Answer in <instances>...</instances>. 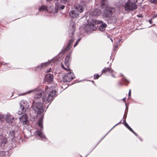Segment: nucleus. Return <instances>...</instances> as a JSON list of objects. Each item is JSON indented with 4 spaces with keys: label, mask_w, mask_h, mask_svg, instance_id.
Wrapping results in <instances>:
<instances>
[{
    "label": "nucleus",
    "mask_w": 157,
    "mask_h": 157,
    "mask_svg": "<svg viewBox=\"0 0 157 157\" xmlns=\"http://www.w3.org/2000/svg\"><path fill=\"white\" fill-rule=\"evenodd\" d=\"M87 21V24L83 28L84 29L87 33L91 32L94 30H95L97 28L95 25L101 24L102 22L101 21H99L94 19H89Z\"/></svg>",
    "instance_id": "f257e3e1"
},
{
    "label": "nucleus",
    "mask_w": 157,
    "mask_h": 157,
    "mask_svg": "<svg viewBox=\"0 0 157 157\" xmlns=\"http://www.w3.org/2000/svg\"><path fill=\"white\" fill-rule=\"evenodd\" d=\"M46 91L49 92L48 94L47 97L44 95L42 100L44 102L48 103L54 99L56 96V91L55 90H51L48 87H46Z\"/></svg>",
    "instance_id": "f03ea898"
},
{
    "label": "nucleus",
    "mask_w": 157,
    "mask_h": 157,
    "mask_svg": "<svg viewBox=\"0 0 157 157\" xmlns=\"http://www.w3.org/2000/svg\"><path fill=\"white\" fill-rule=\"evenodd\" d=\"M43 116H41V117L39 118L38 120V124L40 128V130H36L34 132V134L36 137L38 136L41 139H46L47 138L42 131L43 128Z\"/></svg>",
    "instance_id": "7ed1b4c3"
},
{
    "label": "nucleus",
    "mask_w": 157,
    "mask_h": 157,
    "mask_svg": "<svg viewBox=\"0 0 157 157\" xmlns=\"http://www.w3.org/2000/svg\"><path fill=\"white\" fill-rule=\"evenodd\" d=\"M33 109L38 114L42 113L44 110V108L43 104L40 102H36L33 106Z\"/></svg>",
    "instance_id": "20e7f679"
},
{
    "label": "nucleus",
    "mask_w": 157,
    "mask_h": 157,
    "mask_svg": "<svg viewBox=\"0 0 157 157\" xmlns=\"http://www.w3.org/2000/svg\"><path fill=\"white\" fill-rule=\"evenodd\" d=\"M137 0H130L126 3L124 6L125 10H133L137 9V6L136 4Z\"/></svg>",
    "instance_id": "39448f33"
},
{
    "label": "nucleus",
    "mask_w": 157,
    "mask_h": 157,
    "mask_svg": "<svg viewBox=\"0 0 157 157\" xmlns=\"http://www.w3.org/2000/svg\"><path fill=\"white\" fill-rule=\"evenodd\" d=\"M72 28L73 30L71 32V35H69V39L67 43L66 47L64 50V52L68 51L71 48V44H72L74 40V38L73 37V36L75 29L74 27H72Z\"/></svg>",
    "instance_id": "423d86ee"
},
{
    "label": "nucleus",
    "mask_w": 157,
    "mask_h": 157,
    "mask_svg": "<svg viewBox=\"0 0 157 157\" xmlns=\"http://www.w3.org/2000/svg\"><path fill=\"white\" fill-rule=\"evenodd\" d=\"M29 105V103L26 101L22 100L20 103V109L21 111H19L18 112L19 115L21 114L24 113L26 111L27 109H28Z\"/></svg>",
    "instance_id": "0eeeda50"
},
{
    "label": "nucleus",
    "mask_w": 157,
    "mask_h": 157,
    "mask_svg": "<svg viewBox=\"0 0 157 157\" xmlns=\"http://www.w3.org/2000/svg\"><path fill=\"white\" fill-rule=\"evenodd\" d=\"M75 77L74 73L70 71L63 76V80L64 82H69L75 79Z\"/></svg>",
    "instance_id": "6e6552de"
},
{
    "label": "nucleus",
    "mask_w": 157,
    "mask_h": 157,
    "mask_svg": "<svg viewBox=\"0 0 157 157\" xmlns=\"http://www.w3.org/2000/svg\"><path fill=\"white\" fill-rule=\"evenodd\" d=\"M35 93L34 98L36 99H38L40 98L42 95L43 91L41 90H37V89H33L29 90L27 92V93Z\"/></svg>",
    "instance_id": "1a4fd4ad"
},
{
    "label": "nucleus",
    "mask_w": 157,
    "mask_h": 157,
    "mask_svg": "<svg viewBox=\"0 0 157 157\" xmlns=\"http://www.w3.org/2000/svg\"><path fill=\"white\" fill-rule=\"evenodd\" d=\"M103 17L104 18L109 19L112 15V10H103Z\"/></svg>",
    "instance_id": "9d476101"
},
{
    "label": "nucleus",
    "mask_w": 157,
    "mask_h": 157,
    "mask_svg": "<svg viewBox=\"0 0 157 157\" xmlns=\"http://www.w3.org/2000/svg\"><path fill=\"white\" fill-rule=\"evenodd\" d=\"M101 3L102 9L106 10L110 9V7H109V5L108 4L107 0H102Z\"/></svg>",
    "instance_id": "9b49d317"
},
{
    "label": "nucleus",
    "mask_w": 157,
    "mask_h": 157,
    "mask_svg": "<svg viewBox=\"0 0 157 157\" xmlns=\"http://www.w3.org/2000/svg\"><path fill=\"white\" fill-rule=\"evenodd\" d=\"M111 63H110V65L108 67H105L102 70V73H106V72H109L110 73H112L114 72L115 74L116 72H115L113 70H112L111 68Z\"/></svg>",
    "instance_id": "f8f14e48"
},
{
    "label": "nucleus",
    "mask_w": 157,
    "mask_h": 157,
    "mask_svg": "<svg viewBox=\"0 0 157 157\" xmlns=\"http://www.w3.org/2000/svg\"><path fill=\"white\" fill-rule=\"evenodd\" d=\"M6 121L9 123H12L14 121V118L11 116L10 113H7L5 116Z\"/></svg>",
    "instance_id": "ddd939ff"
},
{
    "label": "nucleus",
    "mask_w": 157,
    "mask_h": 157,
    "mask_svg": "<svg viewBox=\"0 0 157 157\" xmlns=\"http://www.w3.org/2000/svg\"><path fill=\"white\" fill-rule=\"evenodd\" d=\"M78 11H79V13H81L83 12V10H71L69 13V14L72 17H76L78 15Z\"/></svg>",
    "instance_id": "4468645a"
},
{
    "label": "nucleus",
    "mask_w": 157,
    "mask_h": 157,
    "mask_svg": "<svg viewBox=\"0 0 157 157\" xmlns=\"http://www.w3.org/2000/svg\"><path fill=\"white\" fill-rule=\"evenodd\" d=\"M44 79L45 82H52L53 80V75L50 74H47L44 77Z\"/></svg>",
    "instance_id": "2eb2a0df"
},
{
    "label": "nucleus",
    "mask_w": 157,
    "mask_h": 157,
    "mask_svg": "<svg viewBox=\"0 0 157 157\" xmlns=\"http://www.w3.org/2000/svg\"><path fill=\"white\" fill-rule=\"evenodd\" d=\"M27 116L26 114L22 115L21 117L19 118L20 122L23 123V124H26L27 122Z\"/></svg>",
    "instance_id": "dca6fc26"
},
{
    "label": "nucleus",
    "mask_w": 157,
    "mask_h": 157,
    "mask_svg": "<svg viewBox=\"0 0 157 157\" xmlns=\"http://www.w3.org/2000/svg\"><path fill=\"white\" fill-rule=\"evenodd\" d=\"M7 142V139L3 136L0 135V147L5 145Z\"/></svg>",
    "instance_id": "f3484780"
},
{
    "label": "nucleus",
    "mask_w": 157,
    "mask_h": 157,
    "mask_svg": "<svg viewBox=\"0 0 157 157\" xmlns=\"http://www.w3.org/2000/svg\"><path fill=\"white\" fill-rule=\"evenodd\" d=\"M65 64L66 66V67H65L64 65L62 64L61 67L63 68L64 69L67 71H72V70H71L69 67V62H67L65 61Z\"/></svg>",
    "instance_id": "a211bd4d"
},
{
    "label": "nucleus",
    "mask_w": 157,
    "mask_h": 157,
    "mask_svg": "<svg viewBox=\"0 0 157 157\" xmlns=\"http://www.w3.org/2000/svg\"><path fill=\"white\" fill-rule=\"evenodd\" d=\"M100 10H91L90 12V14L94 16H99Z\"/></svg>",
    "instance_id": "6ab92c4d"
},
{
    "label": "nucleus",
    "mask_w": 157,
    "mask_h": 157,
    "mask_svg": "<svg viewBox=\"0 0 157 157\" xmlns=\"http://www.w3.org/2000/svg\"><path fill=\"white\" fill-rule=\"evenodd\" d=\"M86 8V5L82 2L80 3V4L78 5V6L76 8L77 10H84Z\"/></svg>",
    "instance_id": "aec40b11"
},
{
    "label": "nucleus",
    "mask_w": 157,
    "mask_h": 157,
    "mask_svg": "<svg viewBox=\"0 0 157 157\" xmlns=\"http://www.w3.org/2000/svg\"><path fill=\"white\" fill-rule=\"evenodd\" d=\"M16 131L15 130H13L11 131H10L9 132V136L12 137L13 138L15 137V135Z\"/></svg>",
    "instance_id": "412c9836"
},
{
    "label": "nucleus",
    "mask_w": 157,
    "mask_h": 157,
    "mask_svg": "<svg viewBox=\"0 0 157 157\" xmlns=\"http://www.w3.org/2000/svg\"><path fill=\"white\" fill-rule=\"evenodd\" d=\"M49 64V63L46 62L44 63H42L40 65V67L41 68H44L46 66L48 65Z\"/></svg>",
    "instance_id": "4be33fe9"
},
{
    "label": "nucleus",
    "mask_w": 157,
    "mask_h": 157,
    "mask_svg": "<svg viewBox=\"0 0 157 157\" xmlns=\"http://www.w3.org/2000/svg\"><path fill=\"white\" fill-rule=\"evenodd\" d=\"M71 59V54L69 53L66 57L65 61L69 62V59Z\"/></svg>",
    "instance_id": "5701e85b"
},
{
    "label": "nucleus",
    "mask_w": 157,
    "mask_h": 157,
    "mask_svg": "<svg viewBox=\"0 0 157 157\" xmlns=\"http://www.w3.org/2000/svg\"><path fill=\"white\" fill-rule=\"evenodd\" d=\"M125 123H124V126L126 127L130 131L132 130L133 131V129L129 126L128 124L126 122V121H124Z\"/></svg>",
    "instance_id": "b1692460"
},
{
    "label": "nucleus",
    "mask_w": 157,
    "mask_h": 157,
    "mask_svg": "<svg viewBox=\"0 0 157 157\" xmlns=\"http://www.w3.org/2000/svg\"><path fill=\"white\" fill-rule=\"evenodd\" d=\"M39 10H48V7L46 6H42Z\"/></svg>",
    "instance_id": "393cba45"
},
{
    "label": "nucleus",
    "mask_w": 157,
    "mask_h": 157,
    "mask_svg": "<svg viewBox=\"0 0 157 157\" xmlns=\"http://www.w3.org/2000/svg\"><path fill=\"white\" fill-rule=\"evenodd\" d=\"M42 69V68H41L40 65H38L35 68V70L37 71H40L41 69Z\"/></svg>",
    "instance_id": "a878e982"
},
{
    "label": "nucleus",
    "mask_w": 157,
    "mask_h": 157,
    "mask_svg": "<svg viewBox=\"0 0 157 157\" xmlns=\"http://www.w3.org/2000/svg\"><path fill=\"white\" fill-rule=\"evenodd\" d=\"M5 152L4 151H1L0 152V157H6L5 155Z\"/></svg>",
    "instance_id": "bb28decb"
},
{
    "label": "nucleus",
    "mask_w": 157,
    "mask_h": 157,
    "mask_svg": "<svg viewBox=\"0 0 157 157\" xmlns=\"http://www.w3.org/2000/svg\"><path fill=\"white\" fill-rule=\"evenodd\" d=\"M100 76V75H98V74H94V78L95 79H98Z\"/></svg>",
    "instance_id": "cd10ccee"
},
{
    "label": "nucleus",
    "mask_w": 157,
    "mask_h": 157,
    "mask_svg": "<svg viewBox=\"0 0 157 157\" xmlns=\"http://www.w3.org/2000/svg\"><path fill=\"white\" fill-rule=\"evenodd\" d=\"M56 10H58V9H59V4L58 3H56Z\"/></svg>",
    "instance_id": "c85d7f7f"
},
{
    "label": "nucleus",
    "mask_w": 157,
    "mask_h": 157,
    "mask_svg": "<svg viewBox=\"0 0 157 157\" xmlns=\"http://www.w3.org/2000/svg\"><path fill=\"white\" fill-rule=\"evenodd\" d=\"M103 22L102 21V22L101 23V25H100L101 27H102V28H105L107 26V25L105 23H102Z\"/></svg>",
    "instance_id": "c756f323"
},
{
    "label": "nucleus",
    "mask_w": 157,
    "mask_h": 157,
    "mask_svg": "<svg viewBox=\"0 0 157 157\" xmlns=\"http://www.w3.org/2000/svg\"><path fill=\"white\" fill-rule=\"evenodd\" d=\"M81 40V39H79L78 40L76 41L74 45V47H76L78 44V42Z\"/></svg>",
    "instance_id": "7c9ffc66"
},
{
    "label": "nucleus",
    "mask_w": 157,
    "mask_h": 157,
    "mask_svg": "<svg viewBox=\"0 0 157 157\" xmlns=\"http://www.w3.org/2000/svg\"><path fill=\"white\" fill-rule=\"evenodd\" d=\"M122 81L124 82H128V80L126 79V78L125 77H123L122 78Z\"/></svg>",
    "instance_id": "2f4dec72"
},
{
    "label": "nucleus",
    "mask_w": 157,
    "mask_h": 157,
    "mask_svg": "<svg viewBox=\"0 0 157 157\" xmlns=\"http://www.w3.org/2000/svg\"><path fill=\"white\" fill-rule=\"evenodd\" d=\"M151 3L156 4L157 3V0H150Z\"/></svg>",
    "instance_id": "473e14b6"
},
{
    "label": "nucleus",
    "mask_w": 157,
    "mask_h": 157,
    "mask_svg": "<svg viewBox=\"0 0 157 157\" xmlns=\"http://www.w3.org/2000/svg\"><path fill=\"white\" fill-rule=\"evenodd\" d=\"M61 2L64 4L66 3L68 1V0H60Z\"/></svg>",
    "instance_id": "72a5a7b5"
},
{
    "label": "nucleus",
    "mask_w": 157,
    "mask_h": 157,
    "mask_svg": "<svg viewBox=\"0 0 157 157\" xmlns=\"http://www.w3.org/2000/svg\"><path fill=\"white\" fill-rule=\"evenodd\" d=\"M154 18H152V17L151 19L149 20L148 21L149 22V23L151 24L152 23V20L154 19Z\"/></svg>",
    "instance_id": "f704fd0d"
},
{
    "label": "nucleus",
    "mask_w": 157,
    "mask_h": 157,
    "mask_svg": "<svg viewBox=\"0 0 157 157\" xmlns=\"http://www.w3.org/2000/svg\"><path fill=\"white\" fill-rule=\"evenodd\" d=\"M4 117V116L2 114H0V120L3 119Z\"/></svg>",
    "instance_id": "c9c22d12"
},
{
    "label": "nucleus",
    "mask_w": 157,
    "mask_h": 157,
    "mask_svg": "<svg viewBox=\"0 0 157 157\" xmlns=\"http://www.w3.org/2000/svg\"><path fill=\"white\" fill-rule=\"evenodd\" d=\"M99 29H100V30L101 31H103L105 30V28H102L101 26L99 27Z\"/></svg>",
    "instance_id": "e433bc0d"
},
{
    "label": "nucleus",
    "mask_w": 157,
    "mask_h": 157,
    "mask_svg": "<svg viewBox=\"0 0 157 157\" xmlns=\"http://www.w3.org/2000/svg\"><path fill=\"white\" fill-rule=\"evenodd\" d=\"M128 95L129 97H130L131 96V89H130L129 90Z\"/></svg>",
    "instance_id": "4c0bfd02"
},
{
    "label": "nucleus",
    "mask_w": 157,
    "mask_h": 157,
    "mask_svg": "<svg viewBox=\"0 0 157 157\" xmlns=\"http://www.w3.org/2000/svg\"><path fill=\"white\" fill-rule=\"evenodd\" d=\"M64 5H62L60 7V9L63 10L64 8Z\"/></svg>",
    "instance_id": "58836bf2"
},
{
    "label": "nucleus",
    "mask_w": 157,
    "mask_h": 157,
    "mask_svg": "<svg viewBox=\"0 0 157 157\" xmlns=\"http://www.w3.org/2000/svg\"><path fill=\"white\" fill-rule=\"evenodd\" d=\"M118 84L119 86H121V85H123V84L122 82L120 81L118 82Z\"/></svg>",
    "instance_id": "ea45409f"
},
{
    "label": "nucleus",
    "mask_w": 157,
    "mask_h": 157,
    "mask_svg": "<svg viewBox=\"0 0 157 157\" xmlns=\"http://www.w3.org/2000/svg\"><path fill=\"white\" fill-rule=\"evenodd\" d=\"M137 16L139 17H143L142 14L138 15H137Z\"/></svg>",
    "instance_id": "a19ab883"
},
{
    "label": "nucleus",
    "mask_w": 157,
    "mask_h": 157,
    "mask_svg": "<svg viewBox=\"0 0 157 157\" xmlns=\"http://www.w3.org/2000/svg\"><path fill=\"white\" fill-rule=\"evenodd\" d=\"M131 132H132L135 135H136V136H137V135L136 133L134 132V131L133 130V131L131 130L130 131Z\"/></svg>",
    "instance_id": "79ce46f5"
},
{
    "label": "nucleus",
    "mask_w": 157,
    "mask_h": 157,
    "mask_svg": "<svg viewBox=\"0 0 157 157\" xmlns=\"http://www.w3.org/2000/svg\"><path fill=\"white\" fill-rule=\"evenodd\" d=\"M157 18V14L152 16V18Z\"/></svg>",
    "instance_id": "37998d69"
},
{
    "label": "nucleus",
    "mask_w": 157,
    "mask_h": 157,
    "mask_svg": "<svg viewBox=\"0 0 157 157\" xmlns=\"http://www.w3.org/2000/svg\"><path fill=\"white\" fill-rule=\"evenodd\" d=\"M40 11H44V13H48L49 10H39Z\"/></svg>",
    "instance_id": "c03bdc74"
},
{
    "label": "nucleus",
    "mask_w": 157,
    "mask_h": 157,
    "mask_svg": "<svg viewBox=\"0 0 157 157\" xmlns=\"http://www.w3.org/2000/svg\"><path fill=\"white\" fill-rule=\"evenodd\" d=\"M121 121H120V122H119L118 123H117V124H116L115 125V126H116V125H117L118 124H120L121 123Z\"/></svg>",
    "instance_id": "a18cd8bd"
},
{
    "label": "nucleus",
    "mask_w": 157,
    "mask_h": 157,
    "mask_svg": "<svg viewBox=\"0 0 157 157\" xmlns=\"http://www.w3.org/2000/svg\"><path fill=\"white\" fill-rule=\"evenodd\" d=\"M24 94H18V96H19L23 95Z\"/></svg>",
    "instance_id": "49530a36"
},
{
    "label": "nucleus",
    "mask_w": 157,
    "mask_h": 157,
    "mask_svg": "<svg viewBox=\"0 0 157 157\" xmlns=\"http://www.w3.org/2000/svg\"><path fill=\"white\" fill-rule=\"evenodd\" d=\"M122 40V39H118V42H120V41H121Z\"/></svg>",
    "instance_id": "de8ad7c7"
},
{
    "label": "nucleus",
    "mask_w": 157,
    "mask_h": 157,
    "mask_svg": "<svg viewBox=\"0 0 157 157\" xmlns=\"http://www.w3.org/2000/svg\"><path fill=\"white\" fill-rule=\"evenodd\" d=\"M125 98H124L123 99V100L124 102H125Z\"/></svg>",
    "instance_id": "09e8293b"
},
{
    "label": "nucleus",
    "mask_w": 157,
    "mask_h": 157,
    "mask_svg": "<svg viewBox=\"0 0 157 157\" xmlns=\"http://www.w3.org/2000/svg\"><path fill=\"white\" fill-rule=\"evenodd\" d=\"M112 76L113 77H114V78H116V77L114 75V74H112Z\"/></svg>",
    "instance_id": "8fccbe9b"
},
{
    "label": "nucleus",
    "mask_w": 157,
    "mask_h": 157,
    "mask_svg": "<svg viewBox=\"0 0 157 157\" xmlns=\"http://www.w3.org/2000/svg\"><path fill=\"white\" fill-rule=\"evenodd\" d=\"M57 11H58L57 10H54V11H54V12H55V13H57Z\"/></svg>",
    "instance_id": "3c124183"
},
{
    "label": "nucleus",
    "mask_w": 157,
    "mask_h": 157,
    "mask_svg": "<svg viewBox=\"0 0 157 157\" xmlns=\"http://www.w3.org/2000/svg\"><path fill=\"white\" fill-rule=\"evenodd\" d=\"M125 121V120H124V121H123V123H123V124H124V123H125V121Z\"/></svg>",
    "instance_id": "603ef678"
},
{
    "label": "nucleus",
    "mask_w": 157,
    "mask_h": 157,
    "mask_svg": "<svg viewBox=\"0 0 157 157\" xmlns=\"http://www.w3.org/2000/svg\"><path fill=\"white\" fill-rule=\"evenodd\" d=\"M111 41H112V42H113V40L112 39H111Z\"/></svg>",
    "instance_id": "864d4df0"
},
{
    "label": "nucleus",
    "mask_w": 157,
    "mask_h": 157,
    "mask_svg": "<svg viewBox=\"0 0 157 157\" xmlns=\"http://www.w3.org/2000/svg\"><path fill=\"white\" fill-rule=\"evenodd\" d=\"M52 11H50L49 12L50 13Z\"/></svg>",
    "instance_id": "5fc2aeb1"
},
{
    "label": "nucleus",
    "mask_w": 157,
    "mask_h": 157,
    "mask_svg": "<svg viewBox=\"0 0 157 157\" xmlns=\"http://www.w3.org/2000/svg\"><path fill=\"white\" fill-rule=\"evenodd\" d=\"M49 72V71H48L47 72Z\"/></svg>",
    "instance_id": "6e6d98bb"
}]
</instances>
